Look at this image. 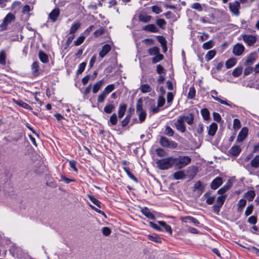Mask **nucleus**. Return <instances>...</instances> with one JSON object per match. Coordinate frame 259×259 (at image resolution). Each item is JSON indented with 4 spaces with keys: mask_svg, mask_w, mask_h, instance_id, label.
<instances>
[{
    "mask_svg": "<svg viewBox=\"0 0 259 259\" xmlns=\"http://www.w3.org/2000/svg\"><path fill=\"white\" fill-rule=\"evenodd\" d=\"M191 162V157L188 156H180L178 157H173L174 165L178 169H181Z\"/></svg>",
    "mask_w": 259,
    "mask_h": 259,
    "instance_id": "1",
    "label": "nucleus"
},
{
    "mask_svg": "<svg viewBox=\"0 0 259 259\" xmlns=\"http://www.w3.org/2000/svg\"><path fill=\"white\" fill-rule=\"evenodd\" d=\"M157 167L161 170L167 169L174 165L173 157H168L159 159L156 162Z\"/></svg>",
    "mask_w": 259,
    "mask_h": 259,
    "instance_id": "2",
    "label": "nucleus"
},
{
    "mask_svg": "<svg viewBox=\"0 0 259 259\" xmlns=\"http://www.w3.org/2000/svg\"><path fill=\"white\" fill-rule=\"evenodd\" d=\"M136 111L138 114L139 120L141 122H143L146 117V111L142 107V101L141 99H139L136 104Z\"/></svg>",
    "mask_w": 259,
    "mask_h": 259,
    "instance_id": "3",
    "label": "nucleus"
},
{
    "mask_svg": "<svg viewBox=\"0 0 259 259\" xmlns=\"http://www.w3.org/2000/svg\"><path fill=\"white\" fill-rule=\"evenodd\" d=\"M160 143L162 147L166 148H176L178 146L176 142L169 141L167 138L163 136L160 139Z\"/></svg>",
    "mask_w": 259,
    "mask_h": 259,
    "instance_id": "4",
    "label": "nucleus"
},
{
    "mask_svg": "<svg viewBox=\"0 0 259 259\" xmlns=\"http://www.w3.org/2000/svg\"><path fill=\"white\" fill-rule=\"evenodd\" d=\"M15 19V16L12 13H8L3 20V23L0 25V27L2 30H4L6 29L7 25L14 21Z\"/></svg>",
    "mask_w": 259,
    "mask_h": 259,
    "instance_id": "5",
    "label": "nucleus"
},
{
    "mask_svg": "<svg viewBox=\"0 0 259 259\" xmlns=\"http://www.w3.org/2000/svg\"><path fill=\"white\" fill-rule=\"evenodd\" d=\"M240 8V3L237 1L229 3V9L230 11L235 16L239 15V9Z\"/></svg>",
    "mask_w": 259,
    "mask_h": 259,
    "instance_id": "6",
    "label": "nucleus"
},
{
    "mask_svg": "<svg viewBox=\"0 0 259 259\" xmlns=\"http://www.w3.org/2000/svg\"><path fill=\"white\" fill-rule=\"evenodd\" d=\"M242 39L249 46H252L256 41V36L252 35H243Z\"/></svg>",
    "mask_w": 259,
    "mask_h": 259,
    "instance_id": "7",
    "label": "nucleus"
},
{
    "mask_svg": "<svg viewBox=\"0 0 259 259\" xmlns=\"http://www.w3.org/2000/svg\"><path fill=\"white\" fill-rule=\"evenodd\" d=\"M175 125L177 130L182 133H184L186 131V126L184 121L180 116L175 123Z\"/></svg>",
    "mask_w": 259,
    "mask_h": 259,
    "instance_id": "8",
    "label": "nucleus"
},
{
    "mask_svg": "<svg viewBox=\"0 0 259 259\" xmlns=\"http://www.w3.org/2000/svg\"><path fill=\"white\" fill-rule=\"evenodd\" d=\"M180 219L183 223H192L196 226H198L200 224L197 219L191 216L182 217Z\"/></svg>",
    "mask_w": 259,
    "mask_h": 259,
    "instance_id": "9",
    "label": "nucleus"
},
{
    "mask_svg": "<svg viewBox=\"0 0 259 259\" xmlns=\"http://www.w3.org/2000/svg\"><path fill=\"white\" fill-rule=\"evenodd\" d=\"M244 51V46L240 44H236L233 49V53L235 56H240Z\"/></svg>",
    "mask_w": 259,
    "mask_h": 259,
    "instance_id": "10",
    "label": "nucleus"
},
{
    "mask_svg": "<svg viewBox=\"0 0 259 259\" xmlns=\"http://www.w3.org/2000/svg\"><path fill=\"white\" fill-rule=\"evenodd\" d=\"M211 97L214 100L220 102V103H221L222 104H224V105L229 106L230 107H232V104L229 103L226 100H222V99H221V98H219L218 97L214 96L215 95H218V92L215 90H212L211 91Z\"/></svg>",
    "mask_w": 259,
    "mask_h": 259,
    "instance_id": "11",
    "label": "nucleus"
},
{
    "mask_svg": "<svg viewBox=\"0 0 259 259\" xmlns=\"http://www.w3.org/2000/svg\"><path fill=\"white\" fill-rule=\"evenodd\" d=\"M247 133V128L245 127H243L237 136V141L239 142L243 141L246 138Z\"/></svg>",
    "mask_w": 259,
    "mask_h": 259,
    "instance_id": "12",
    "label": "nucleus"
},
{
    "mask_svg": "<svg viewBox=\"0 0 259 259\" xmlns=\"http://www.w3.org/2000/svg\"><path fill=\"white\" fill-rule=\"evenodd\" d=\"M184 121H186L188 124L192 125L194 123V115L193 113H189L187 115H183L180 116Z\"/></svg>",
    "mask_w": 259,
    "mask_h": 259,
    "instance_id": "13",
    "label": "nucleus"
},
{
    "mask_svg": "<svg viewBox=\"0 0 259 259\" xmlns=\"http://www.w3.org/2000/svg\"><path fill=\"white\" fill-rule=\"evenodd\" d=\"M223 183L222 179L221 177H217L211 182L210 187L212 189L215 190L219 188Z\"/></svg>",
    "mask_w": 259,
    "mask_h": 259,
    "instance_id": "14",
    "label": "nucleus"
},
{
    "mask_svg": "<svg viewBox=\"0 0 259 259\" xmlns=\"http://www.w3.org/2000/svg\"><path fill=\"white\" fill-rule=\"evenodd\" d=\"M60 15V11L58 8L54 9L49 15V18L53 22H55L57 20Z\"/></svg>",
    "mask_w": 259,
    "mask_h": 259,
    "instance_id": "15",
    "label": "nucleus"
},
{
    "mask_svg": "<svg viewBox=\"0 0 259 259\" xmlns=\"http://www.w3.org/2000/svg\"><path fill=\"white\" fill-rule=\"evenodd\" d=\"M143 30L153 33H157L159 31L158 28L154 24H148L145 25Z\"/></svg>",
    "mask_w": 259,
    "mask_h": 259,
    "instance_id": "16",
    "label": "nucleus"
},
{
    "mask_svg": "<svg viewBox=\"0 0 259 259\" xmlns=\"http://www.w3.org/2000/svg\"><path fill=\"white\" fill-rule=\"evenodd\" d=\"M111 50V46L108 44H106L102 47V50L99 53V56L101 58L104 57Z\"/></svg>",
    "mask_w": 259,
    "mask_h": 259,
    "instance_id": "17",
    "label": "nucleus"
},
{
    "mask_svg": "<svg viewBox=\"0 0 259 259\" xmlns=\"http://www.w3.org/2000/svg\"><path fill=\"white\" fill-rule=\"evenodd\" d=\"M141 212L147 218L151 220H154L155 217L154 215L150 211L147 207H144L141 209Z\"/></svg>",
    "mask_w": 259,
    "mask_h": 259,
    "instance_id": "18",
    "label": "nucleus"
},
{
    "mask_svg": "<svg viewBox=\"0 0 259 259\" xmlns=\"http://www.w3.org/2000/svg\"><path fill=\"white\" fill-rule=\"evenodd\" d=\"M208 134L209 136H213L218 129V125L217 123L213 122L208 127Z\"/></svg>",
    "mask_w": 259,
    "mask_h": 259,
    "instance_id": "19",
    "label": "nucleus"
},
{
    "mask_svg": "<svg viewBox=\"0 0 259 259\" xmlns=\"http://www.w3.org/2000/svg\"><path fill=\"white\" fill-rule=\"evenodd\" d=\"M104 82L103 79H101L96 82L93 87V92L94 94L97 93L102 88Z\"/></svg>",
    "mask_w": 259,
    "mask_h": 259,
    "instance_id": "20",
    "label": "nucleus"
},
{
    "mask_svg": "<svg viewBox=\"0 0 259 259\" xmlns=\"http://www.w3.org/2000/svg\"><path fill=\"white\" fill-rule=\"evenodd\" d=\"M140 90L142 93L145 94L151 92L152 91V88L150 85L147 83L141 84L140 87Z\"/></svg>",
    "mask_w": 259,
    "mask_h": 259,
    "instance_id": "21",
    "label": "nucleus"
},
{
    "mask_svg": "<svg viewBox=\"0 0 259 259\" xmlns=\"http://www.w3.org/2000/svg\"><path fill=\"white\" fill-rule=\"evenodd\" d=\"M127 106L125 104H120L119 106L118 111V116L119 118H122L126 110Z\"/></svg>",
    "mask_w": 259,
    "mask_h": 259,
    "instance_id": "22",
    "label": "nucleus"
},
{
    "mask_svg": "<svg viewBox=\"0 0 259 259\" xmlns=\"http://www.w3.org/2000/svg\"><path fill=\"white\" fill-rule=\"evenodd\" d=\"M152 17L151 16L148 15L146 13L140 14L139 16V20L143 22L147 23L149 22Z\"/></svg>",
    "mask_w": 259,
    "mask_h": 259,
    "instance_id": "23",
    "label": "nucleus"
},
{
    "mask_svg": "<svg viewBox=\"0 0 259 259\" xmlns=\"http://www.w3.org/2000/svg\"><path fill=\"white\" fill-rule=\"evenodd\" d=\"M255 60V55L254 54H251L247 57L246 60L244 63L245 66H250L253 64Z\"/></svg>",
    "mask_w": 259,
    "mask_h": 259,
    "instance_id": "24",
    "label": "nucleus"
},
{
    "mask_svg": "<svg viewBox=\"0 0 259 259\" xmlns=\"http://www.w3.org/2000/svg\"><path fill=\"white\" fill-rule=\"evenodd\" d=\"M173 176L175 180H182L186 177L184 170H179L175 172Z\"/></svg>",
    "mask_w": 259,
    "mask_h": 259,
    "instance_id": "25",
    "label": "nucleus"
},
{
    "mask_svg": "<svg viewBox=\"0 0 259 259\" xmlns=\"http://www.w3.org/2000/svg\"><path fill=\"white\" fill-rule=\"evenodd\" d=\"M157 223L164 229L165 231L167 232L170 234H172V230L170 226L167 225L165 222L159 221Z\"/></svg>",
    "mask_w": 259,
    "mask_h": 259,
    "instance_id": "26",
    "label": "nucleus"
},
{
    "mask_svg": "<svg viewBox=\"0 0 259 259\" xmlns=\"http://www.w3.org/2000/svg\"><path fill=\"white\" fill-rule=\"evenodd\" d=\"M204 197L206 198V202L210 205L213 204L215 199V196H211L208 193H206L204 195Z\"/></svg>",
    "mask_w": 259,
    "mask_h": 259,
    "instance_id": "27",
    "label": "nucleus"
},
{
    "mask_svg": "<svg viewBox=\"0 0 259 259\" xmlns=\"http://www.w3.org/2000/svg\"><path fill=\"white\" fill-rule=\"evenodd\" d=\"M250 165L252 167L257 168L259 167V155H256L250 161Z\"/></svg>",
    "mask_w": 259,
    "mask_h": 259,
    "instance_id": "28",
    "label": "nucleus"
},
{
    "mask_svg": "<svg viewBox=\"0 0 259 259\" xmlns=\"http://www.w3.org/2000/svg\"><path fill=\"white\" fill-rule=\"evenodd\" d=\"M241 150L239 146H233L230 150V153L233 156H237L241 152Z\"/></svg>",
    "mask_w": 259,
    "mask_h": 259,
    "instance_id": "29",
    "label": "nucleus"
},
{
    "mask_svg": "<svg viewBox=\"0 0 259 259\" xmlns=\"http://www.w3.org/2000/svg\"><path fill=\"white\" fill-rule=\"evenodd\" d=\"M237 63V60L235 58H232L229 59H228L225 63V65L227 68L229 69L230 68H232L235 65V64Z\"/></svg>",
    "mask_w": 259,
    "mask_h": 259,
    "instance_id": "30",
    "label": "nucleus"
},
{
    "mask_svg": "<svg viewBox=\"0 0 259 259\" xmlns=\"http://www.w3.org/2000/svg\"><path fill=\"white\" fill-rule=\"evenodd\" d=\"M14 102L18 105L28 110H31V107L27 103L22 100H14Z\"/></svg>",
    "mask_w": 259,
    "mask_h": 259,
    "instance_id": "31",
    "label": "nucleus"
},
{
    "mask_svg": "<svg viewBox=\"0 0 259 259\" xmlns=\"http://www.w3.org/2000/svg\"><path fill=\"white\" fill-rule=\"evenodd\" d=\"M115 108V106L113 103L107 104L104 108V111L107 113H111Z\"/></svg>",
    "mask_w": 259,
    "mask_h": 259,
    "instance_id": "32",
    "label": "nucleus"
},
{
    "mask_svg": "<svg viewBox=\"0 0 259 259\" xmlns=\"http://www.w3.org/2000/svg\"><path fill=\"white\" fill-rule=\"evenodd\" d=\"M255 196V193L254 191H248L244 194V197L248 199L249 201H252Z\"/></svg>",
    "mask_w": 259,
    "mask_h": 259,
    "instance_id": "33",
    "label": "nucleus"
},
{
    "mask_svg": "<svg viewBox=\"0 0 259 259\" xmlns=\"http://www.w3.org/2000/svg\"><path fill=\"white\" fill-rule=\"evenodd\" d=\"M118 121L117 116L116 113L112 114L109 120V125H115L117 124Z\"/></svg>",
    "mask_w": 259,
    "mask_h": 259,
    "instance_id": "34",
    "label": "nucleus"
},
{
    "mask_svg": "<svg viewBox=\"0 0 259 259\" xmlns=\"http://www.w3.org/2000/svg\"><path fill=\"white\" fill-rule=\"evenodd\" d=\"M216 51L215 50L209 51L205 55V59L206 61H209L211 60L215 55Z\"/></svg>",
    "mask_w": 259,
    "mask_h": 259,
    "instance_id": "35",
    "label": "nucleus"
},
{
    "mask_svg": "<svg viewBox=\"0 0 259 259\" xmlns=\"http://www.w3.org/2000/svg\"><path fill=\"white\" fill-rule=\"evenodd\" d=\"M38 55L39 59L42 63H46L48 62V56L44 52L39 51Z\"/></svg>",
    "mask_w": 259,
    "mask_h": 259,
    "instance_id": "36",
    "label": "nucleus"
},
{
    "mask_svg": "<svg viewBox=\"0 0 259 259\" xmlns=\"http://www.w3.org/2000/svg\"><path fill=\"white\" fill-rule=\"evenodd\" d=\"M80 23H76L72 24L69 31L70 34H74L80 27Z\"/></svg>",
    "mask_w": 259,
    "mask_h": 259,
    "instance_id": "37",
    "label": "nucleus"
},
{
    "mask_svg": "<svg viewBox=\"0 0 259 259\" xmlns=\"http://www.w3.org/2000/svg\"><path fill=\"white\" fill-rule=\"evenodd\" d=\"M226 198V195H221L220 196H219L217 198L216 204H218L219 206H222V205H223V204L225 201Z\"/></svg>",
    "mask_w": 259,
    "mask_h": 259,
    "instance_id": "38",
    "label": "nucleus"
},
{
    "mask_svg": "<svg viewBox=\"0 0 259 259\" xmlns=\"http://www.w3.org/2000/svg\"><path fill=\"white\" fill-rule=\"evenodd\" d=\"M115 89V86L114 84H110L108 85L103 91L106 95H108L111 92H112Z\"/></svg>",
    "mask_w": 259,
    "mask_h": 259,
    "instance_id": "39",
    "label": "nucleus"
},
{
    "mask_svg": "<svg viewBox=\"0 0 259 259\" xmlns=\"http://www.w3.org/2000/svg\"><path fill=\"white\" fill-rule=\"evenodd\" d=\"M201 113L204 120H208L209 118V112L207 109L203 108L201 109Z\"/></svg>",
    "mask_w": 259,
    "mask_h": 259,
    "instance_id": "40",
    "label": "nucleus"
},
{
    "mask_svg": "<svg viewBox=\"0 0 259 259\" xmlns=\"http://www.w3.org/2000/svg\"><path fill=\"white\" fill-rule=\"evenodd\" d=\"M148 238L149 240L155 242L156 243H161V238L157 235H148Z\"/></svg>",
    "mask_w": 259,
    "mask_h": 259,
    "instance_id": "41",
    "label": "nucleus"
},
{
    "mask_svg": "<svg viewBox=\"0 0 259 259\" xmlns=\"http://www.w3.org/2000/svg\"><path fill=\"white\" fill-rule=\"evenodd\" d=\"M156 24L161 28L164 29L166 26V22L163 19H157L156 21Z\"/></svg>",
    "mask_w": 259,
    "mask_h": 259,
    "instance_id": "42",
    "label": "nucleus"
},
{
    "mask_svg": "<svg viewBox=\"0 0 259 259\" xmlns=\"http://www.w3.org/2000/svg\"><path fill=\"white\" fill-rule=\"evenodd\" d=\"M242 72V67H237L235 68L232 72V75L234 77H238L241 74Z\"/></svg>",
    "mask_w": 259,
    "mask_h": 259,
    "instance_id": "43",
    "label": "nucleus"
},
{
    "mask_svg": "<svg viewBox=\"0 0 259 259\" xmlns=\"http://www.w3.org/2000/svg\"><path fill=\"white\" fill-rule=\"evenodd\" d=\"M107 96V95H106L103 92H102L101 93H100L98 96V98H97L98 103H103L104 101Z\"/></svg>",
    "mask_w": 259,
    "mask_h": 259,
    "instance_id": "44",
    "label": "nucleus"
},
{
    "mask_svg": "<svg viewBox=\"0 0 259 259\" xmlns=\"http://www.w3.org/2000/svg\"><path fill=\"white\" fill-rule=\"evenodd\" d=\"M38 63L37 62H34L31 66V69L34 75H37L38 71Z\"/></svg>",
    "mask_w": 259,
    "mask_h": 259,
    "instance_id": "45",
    "label": "nucleus"
},
{
    "mask_svg": "<svg viewBox=\"0 0 259 259\" xmlns=\"http://www.w3.org/2000/svg\"><path fill=\"white\" fill-rule=\"evenodd\" d=\"M131 115L128 114L126 115L125 117L121 121V125L123 127L126 126L130 122Z\"/></svg>",
    "mask_w": 259,
    "mask_h": 259,
    "instance_id": "46",
    "label": "nucleus"
},
{
    "mask_svg": "<svg viewBox=\"0 0 259 259\" xmlns=\"http://www.w3.org/2000/svg\"><path fill=\"white\" fill-rule=\"evenodd\" d=\"M156 153L157 155L160 157H163L167 155V153L165 152V151L160 148L156 149Z\"/></svg>",
    "mask_w": 259,
    "mask_h": 259,
    "instance_id": "47",
    "label": "nucleus"
},
{
    "mask_svg": "<svg viewBox=\"0 0 259 259\" xmlns=\"http://www.w3.org/2000/svg\"><path fill=\"white\" fill-rule=\"evenodd\" d=\"M148 52L150 55H156L159 53V49L158 47H154L149 49Z\"/></svg>",
    "mask_w": 259,
    "mask_h": 259,
    "instance_id": "48",
    "label": "nucleus"
},
{
    "mask_svg": "<svg viewBox=\"0 0 259 259\" xmlns=\"http://www.w3.org/2000/svg\"><path fill=\"white\" fill-rule=\"evenodd\" d=\"M6 56L4 51H1L0 52V64L2 65H5L6 64Z\"/></svg>",
    "mask_w": 259,
    "mask_h": 259,
    "instance_id": "49",
    "label": "nucleus"
},
{
    "mask_svg": "<svg viewBox=\"0 0 259 259\" xmlns=\"http://www.w3.org/2000/svg\"><path fill=\"white\" fill-rule=\"evenodd\" d=\"M213 46L212 40H209L204 43L202 45V48L205 50H208L211 48Z\"/></svg>",
    "mask_w": 259,
    "mask_h": 259,
    "instance_id": "50",
    "label": "nucleus"
},
{
    "mask_svg": "<svg viewBox=\"0 0 259 259\" xmlns=\"http://www.w3.org/2000/svg\"><path fill=\"white\" fill-rule=\"evenodd\" d=\"M88 197L94 204L98 207L101 208L100 202L99 200L92 195H88Z\"/></svg>",
    "mask_w": 259,
    "mask_h": 259,
    "instance_id": "51",
    "label": "nucleus"
},
{
    "mask_svg": "<svg viewBox=\"0 0 259 259\" xmlns=\"http://www.w3.org/2000/svg\"><path fill=\"white\" fill-rule=\"evenodd\" d=\"M163 58V56L162 54H159V53L156 55H155V57H153L152 59V62L154 63H156L157 62H158L159 61L162 60Z\"/></svg>",
    "mask_w": 259,
    "mask_h": 259,
    "instance_id": "52",
    "label": "nucleus"
},
{
    "mask_svg": "<svg viewBox=\"0 0 259 259\" xmlns=\"http://www.w3.org/2000/svg\"><path fill=\"white\" fill-rule=\"evenodd\" d=\"M195 96V90L194 87H191L188 94V98L192 99Z\"/></svg>",
    "mask_w": 259,
    "mask_h": 259,
    "instance_id": "53",
    "label": "nucleus"
},
{
    "mask_svg": "<svg viewBox=\"0 0 259 259\" xmlns=\"http://www.w3.org/2000/svg\"><path fill=\"white\" fill-rule=\"evenodd\" d=\"M196 133L198 135H201L203 132V125L202 123H199L196 126Z\"/></svg>",
    "mask_w": 259,
    "mask_h": 259,
    "instance_id": "54",
    "label": "nucleus"
},
{
    "mask_svg": "<svg viewBox=\"0 0 259 259\" xmlns=\"http://www.w3.org/2000/svg\"><path fill=\"white\" fill-rule=\"evenodd\" d=\"M85 39V36L83 35H80L75 41L74 45L78 46L81 45Z\"/></svg>",
    "mask_w": 259,
    "mask_h": 259,
    "instance_id": "55",
    "label": "nucleus"
},
{
    "mask_svg": "<svg viewBox=\"0 0 259 259\" xmlns=\"http://www.w3.org/2000/svg\"><path fill=\"white\" fill-rule=\"evenodd\" d=\"M164 133L168 136L172 137L174 134V131L170 127L166 126L165 130Z\"/></svg>",
    "mask_w": 259,
    "mask_h": 259,
    "instance_id": "56",
    "label": "nucleus"
},
{
    "mask_svg": "<svg viewBox=\"0 0 259 259\" xmlns=\"http://www.w3.org/2000/svg\"><path fill=\"white\" fill-rule=\"evenodd\" d=\"M246 204V201L244 199H241L239 200L238 205V210L241 211L243 208L245 206Z\"/></svg>",
    "mask_w": 259,
    "mask_h": 259,
    "instance_id": "57",
    "label": "nucleus"
},
{
    "mask_svg": "<svg viewBox=\"0 0 259 259\" xmlns=\"http://www.w3.org/2000/svg\"><path fill=\"white\" fill-rule=\"evenodd\" d=\"M191 8L196 10L199 12L202 11L203 10L201 5L199 3H195L193 4L191 6Z\"/></svg>",
    "mask_w": 259,
    "mask_h": 259,
    "instance_id": "58",
    "label": "nucleus"
},
{
    "mask_svg": "<svg viewBox=\"0 0 259 259\" xmlns=\"http://www.w3.org/2000/svg\"><path fill=\"white\" fill-rule=\"evenodd\" d=\"M86 66V63L82 62L79 64L78 69L77 70V74H81L84 70Z\"/></svg>",
    "mask_w": 259,
    "mask_h": 259,
    "instance_id": "59",
    "label": "nucleus"
},
{
    "mask_svg": "<svg viewBox=\"0 0 259 259\" xmlns=\"http://www.w3.org/2000/svg\"><path fill=\"white\" fill-rule=\"evenodd\" d=\"M124 169L126 172L127 176L132 180L135 181L136 182H138V180L136 178V177L130 171L129 169L127 168L124 167Z\"/></svg>",
    "mask_w": 259,
    "mask_h": 259,
    "instance_id": "60",
    "label": "nucleus"
},
{
    "mask_svg": "<svg viewBox=\"0 0 259 259\" xmlns=\"http://www.w3.org/2000/svg\"><path fill=\"white\" fill-rule=\"evenodd\" d=\"M229 186L225 185L218 191V193L221 195H224V194L229 190Z\"/></svg>",
    "mask_w": 259,
    "mask_h": 259,
    "instance_id": "61",
    "label": "nucleus"
},
{
    "mask_svg": "<svg viewBox=\"0 0 259 259\" xmlns=\"http://www.w3.org/2000/svg\"><path fill=\"white\" fill-rule=\"evenodd\" d=\"M246 68L244 71V75H248L250 74L253 70V69L252 67L249 66H245Z\"/></svg>",
    "mask_w": 259,
    "mask_h": 259,
    "instance_id": "62",
    "label": "nucleus"
},
{
    "mask_svg": "<svg viewBox=\"0 0 259 259\" xmlns=\"http://www.w3.org/2000/svg\"><path fill=\"white\" fill-rule=\"evenodd\" d=\"M253 205H248L245 210V214L246 216H248L250 215L253 211Z\"/></svg>",
    "mask_w": 259,
    "mask_h": 259,
    "instance_id": "63",
    "label": "nucleus"
},
{
    "mask_svg": "<svg viewBox=\"0 0 259 259\" xmlns=\"http://www.w3.org/2000/svg\"><path fill=\"white\" fill-rule=\"evenodd\" d=\"M151 9L153 12L156 14H158L162 12L161 9L157 6H153L151 7Z\"/></svg>",
    "mask_w": 259,
    "mask_h": 259,
    "instance_id": "64",
    "label": "nucleus"
}]
</instances>
